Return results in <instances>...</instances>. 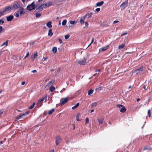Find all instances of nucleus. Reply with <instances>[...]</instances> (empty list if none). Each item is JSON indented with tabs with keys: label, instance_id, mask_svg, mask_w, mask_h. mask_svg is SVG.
<instances>
[{
	"label": "nucleus",
	"instance_id": "obj_1",
	"mask_svg": "<svg viewBox=\"0 0 152 152\" xmlns=\"http://www.w3.org/2000/svg\"><path fill=\"white\" fill-rule=\"evenodd\" d=\"M21 2L20 1H17L15 2L12 6V9H17L19 8H20V6Z\"/></svg>",
	"mask_w": 152,
	"mask_h": 152
},
{
	"label": "nucleus",
	"instance_id": "obj_2",
	"mask_svg": "<svg viewBox=\"0 0 152 152\" xmlns=\"http://www.w3.org/2000/svg\"><path fill=\"white\" fill-rule=\"evenodd\" d=\"M34 3V1H33L30 4L28 5L27 7V9L29 11H31L32 10H34L35 9V5Z\"/></svg>",
	"mask_w": 152,
	"mask_h": 152
},
{
	"label": "nucleus",
	"instance_id": "obj_3",
	"mask_svg": "<svg viewBox=\"0 0 152 152\" xmlns=\"http://www.w3.org/2000/svg\"><path fill=\"white\" fill-rule=\"evenodd\" d=\"M128 6V1H125V2L122 3L120 6V7L121 10L125 9Z\"/></svg>",
	"mask_w": 152,
	"mask_h": 152
},
{
	"label": "nucleus",
	"instance_id": "obj_4",
	"mask_svg": "<svg viewBox=\"0 0 152 152\" xmlns=\"http://www.w3.org/2000/svg\"><path fill=\"white\" fill-rule=\"evenodd\" d=\"M117 107L118 108L120 109V111L121 113H124L126 110V109L125 107L121 105H118L117 106Z\"/></svg>",
	"mask_w": 152,
	"mask_h": 152
},
{
	"label": "nucleus",
	"instance_id": "obj_5",
	"mask_svg": "<svg viewBox=\"0 0 152 152\" xmlns=\"http://www.w3.org/2000/svg\"><path fill=\"white\" fill-rule=\"evenodd\" d=\"M68 98H62L61 99L60 104L61 105H64L65 103H66L67 102Z\"/></svg>",
	"mask_w": 152,
	"mask_h": 152
},
{
	"label": "nucleus",
	"instance_id": "obj_6",
	"mask_svg": "<svg viewBox=\"0 0 152 152\" xmlns=\"http://www.w3.org/2000/svg\"><path fill=\"white\" fill-rule=\"evenodd\" d=\"M13 10L12 6H7L5 7L4 10V12H5L10 11L11 10Z\"/></svg>",
	"mask_w": 152,
	"mask_h": 152
},
{
	"label": "nucleus",
	"instance_id": "obj_7",
	"mask_svg": "<svg viewBox=\"0 0 152 152\" xmlns=\"http://www.w3.org/2000/svg\"><path fill=\"white\" fill-rule=\"evenodd\" d=\"M86 61V59L85 58H84L83 59H82L81 60L78 61H77V63H78V64H80L84 65L85 64Z\"/></svg>",
	"mask_w": 152,
	"mask_h": 152
},
{
	"label": "nucleus",
	"instance_id": "obj_8",
	"mask_svg": "<svg viewBox=\"0 0 152 152\" xmlns=\"http://www.w3.org/2000/svg\"><path fill=\"white\" fill-rule=\"evenodd\" d=\"M44 7V4H42L37 9L35 12H38L42 11L43 10V8Z\"/></svg>",
	"mask_w": 152,
	"mask_h": 152
},
{
	"label": "nucleus",
	"instance_id": "obj_9",
	"mask_svg": "<svg viewBox=\"0 0 152 152\" xmlns=\"http://www.w3.org/2000/svg\"><path fill=\"white\" fill-rule=\"evenodd\" d=\"M45 99V98L44 97L38 100L37 103V104L39 107H40L42 105V104L41 103V102H42Z\"/></svg>",
	"mask_w": 152,
	"mask_h": 152
},
{
	"label": "nucleus",
	"instance_id": "obj_10",
	"mask_svg": "<svg viewBox=\"0 0 152 152\" xmlns=\"http://www.w3.org/2000/svg\"><path fill=\"white\" fill-rule=\"evenodd\" d=\"M61 141V139L59 137H56V145H58Z\"/></svg>",
	"mask_w": 152,
	"mask_h": 152
},
{
	"label": "nucleus",
	"instance_id": "obj_11",
	"mask_svg": "<svg viewBox=\"0 0 152 152\" xmlns=\"http://www.w3.org/2000/svg\"><path fill=\"white\" fill-rule=\"evenodd\" d=\"M44 6V8H46L51 6L52 4V3L51 1L48 2L47 3L43 4Z\"/></svg>",
	"mask_w": 152,
	"mask_h": 152
},
{
	"label": "nucleus",
	"instance_id": "obj_12",
	"mask_svg": "<svg viewBox=\"0 0 152 152\" xmlns=\"http://www.w3.org/2000/svg\"><path fill=\"white\" fill-rule=\"evenodd\" d=\"M14 16L13 15H10L9 16L6 17L7 20V21H11L13 18Z\"/></svg>",
	"mask_w": 152,
	"mask_h": 152
},
{
	"label": "nucleus",
	"instance_id": "obj_13",
	"mask_svg": "<svg viewBox=\"0 0 152 152\" xmlns=\"http://www.w3.org/2000/svg\"><path fill=\"white\" fill-rule=\"evenodd\" d=\"M143 70V66H141L138 69L136 70L135 71V72L137 74L140 72V71H142Z\"/></svg>",
	"mask_w": 152,
	"mask_h": 152
},
{
	"label": "nucleus",
	"instance_id": "obj_14",
	"mask_svg": "<svg viewBox=\"0 0 152 152\" xmlns=\"http://www.w3.org/2000/svg\"><path fill=\"white\" fill-rule=\"evenodd\" d=\"M54 80H53L48 82L45 88H46L47 87H49L50 85H53L54 83Z\"/></svg>",
	"mask_w": 152,
	"mask_h": 152
},
{
	"label": "nucleus",
	"instance_id": "obj_15",
	"mask_svg": "<svg viewBox=\"0 0 152 152\" xmlns=\"http://www.w3.org/2000/svg\"><path fill=\"white\" fill-rule=\"evenodd\" d=\"M24 9L22 7H20V8L19 10L18 11V12L19 11H20V15H22L23 13H25V12H24Z\"/></svg>",
	"mask_w": 152,
	"mask_h": 152
},
{
	"label": "nucleus",
	"instance_id": "obj_16",
	"mask_svg": "<svg viewBox=\"0 0 152 152\" xmlns=\"http://www.w3.org/2000/svg\"><path fill=\"white\" fill-rule=\"evenodd\" d=\"M46 25L49 28H52V22L51 21H49L46 24Z\"/></svg>",
	"mask_w": 152,
	"mask_h": 152
},
{
	"label": "nucleus",
	"instance_id": "obj_17",
	"mask_svg": "<svg viewBox=\"0 0 152 152\" xmlns=\"http://www.w3.org/2000/svg\"><path fill=\"white\" fill-rule=\"evenodd\" d=\"M104 4L103 1H101L100 2H97L96 4V6L100 7L102 6Z\"/></svg>",
	"mask_w": 152,
	"mask_h": 152
},
{
	"label": "nucleus",
	"instance_id": "obj_18",
	"mask_svg": "<svg viewBox=\"0 0 152 152\" xmlns=\"http://www.w3.org/2000/svg\"><path fill=\"white\" fill-rule=\"evenodd\" d=\"M28 113H27V112H26V113L25 114V113H23L21 115H20V116H19L18 117V118H17V119H20L21 118H22V117L25 115V114H28Z\"/></svg>",
	"mask_w": 152,
	"mask_h": 152
},
{
	"label": "nucleus",
	"instance_id": "obj_19",
	"mask_svg": "<svg viewBox=\"0 0 152 152\" xmlns=\"http://www.w3.org/2000/svg\"><path fill=\"white\" fill-rule=\"evenodd\" d=\"M108 48V46L104 47H102L99 50V52H102L103 51H104L107 49Z\"/></svg>",
	"mask_w": 152,
	"mask_h": 152
},
{
	"label": "nucleus",
	"instance_id": "obj_20",
	"mask_svg": "<svg viewBox=\"0 0 152 152\" xmlns=\"http://www.w3.org/2000/svg\"><path fill=\"white\" fill-rule=\"evenodd\" d=\"M53 34V33L52 32V30L51 29H50L49 30L48 36L50 37L52 36Z\"/></svg>",
	"mask_w": 152,
	"mask_h": 152
},
{
	"label": "nucleus",
	"instance_id": "obj_21",
	"mask_svg": "<svg viewBox=\"0 0 152 152\" xmlns=\"http://www.w3.org/2000/svg\"><path fill=\"white\" fill-rule=\"evenodd\" d=\"M152 149V148H151L149 146H145L144 148L143 149V150H150Z\"/></svg>",
	"mask_w": 152,
	"mask_h": 152
},
{
	"label": "nucleus",
	"instance_id": "obj_22",
	"mask_svg": "<svg viewBox=\"0 0 152 152\" xmlns=\"http://www.w3.org/2000/svg\"><path fill=\"white\" fill-rule=\"evenodd\" d=\"M55 90V88L53 86H51L49 88V90L51 92H53Z\"/></svg>",
	"mask_w": 152,
	"mask_h": 152
},
{
	"label": "nucleus",
	"instance_id": "obj_23",
	"mask_svg": "<svg viewBox=\"0 0 152 152\" xmlns=\"http://www.w3.org/2000/svg\"><path fill=\"white\" fill-rule=\"evenodd\" d=\"M103 119H98V121L100 124H103Z\"/></svg>",
	"mask_w": 152,
	"mask_h": 152
},
{
	"label": "nucleus",
	"instance_id": "obj_24",
	"mask_svg": "<svg viewBox=\"0 0 152 152\" xmlns=\"http://www.w3.org/2000/svg\"><path fill=\"white\" fill-rule=\"evenodd\" d=\"M52 51L54 53H56L57 51V48L56 47H54L52 48Z\"/></svg>",
	"mask_w": 152,
	"mask_h": 152
},
{
	"label": "nucleus",
	"instance_id": "obj_25",
	"mask_svg": "<svg viewBox=\"0 0 152 152\" xmlns=\"http://www.w3.org/2000/svg\"><path fill=\"white\" fill-rule=\"evenodd\" d=\"M79 103H77L72 108V109L74 110L79 105Z\"/></svg>",
	"mask_w": 152,
	"mask_h": 152
},
{
	"label": "nucleus",
	"instance_id": "obj_26",
	"mask_svg": "<svg viewBox=\"0 0 152 152\" xmlns=\"http://www.w3.org/2000/svg\"><path fill=\"white\" fill-rule=\"evenodd\" d=\"M55 111V110L54 109H52L48 111V113L49 115L52 114Z\"/></svg>",
	"mask_w": 152,
	"mask_h": 152
},
{
	"label": "nucleus",
	"instance_id": "obj_27",
	"mask_svg": "<svg viewBox=\"0 0 152 152\" xmlns=\"http://www.w3.org/2000/svg\"><path fill=\"white\" fill-rule=\"evenodd\" d=\"M93 13L92 12H90L89 13H88L86 14V16H87L88 18H89L91 17Z\"/></svg>",
	"mask_w": 152,
	"mask_h": 152
},
{
	"label": "nucleus",
	"instance_id": "obj_28",
	"mask_svg": "<svg viewBox=\"0 0 152 152\" xmlns=\"http://www.w3.org/2000/svg\"><path fill=\"white\" fill-rule=\"evenodd\" d=\"M125 46V45L124 44H121V45H120L118 46V49H122Z\"/></svg>",
	"mask_w": 152,
	"mask_h": 152
},
{
	"label": "nucleus",
	"instance_id": "obj_29",
	"mask_svg": "<svg viewBox=\"0 0 152 152\" xmlns=\"http://www.w3.org/2000/svg\"><path fill=\"white\" fill-rule=\"evenodd\" d=\"M67 22V20H63L62 23V24L63 26H65Z\"/></svg>",
	"mask_w": 152,
	"mask_h": 152
},
{
	"label": "nucleus",
	"instance_id": "obj_30",
	"mask_svg": "<svg viewBox=\"0 0 152 152\" xmlns=\"http://www.w3.org/2000/svg\"><path fill=\"white\" fill-rule=\"evenodd\" d=\"M85 18H83V19L81 18L80 20V22L81 23V24H83L84 23Z\"/></svg>",
	"mask_w": 152,
	"mask_h": 152
},
{
	"label": "nucleus",
	"instance_id": "obj_31",
	"mask_svg": "<svg viewBox=\"0 0 152 152\" xmlns=\"http://www.w3.org/2000/svg\"><path fill=\"white\" fill-rule=\"evenodd\" d=\"M93 90L92 89H90V90L88 92V94L89 95H90L92 94L93 92Z\"/></svg>",
	"mask_w": 152,
	"mask_h": 152
},
{
	"label": "nucleus",
	"instance_id": "obj_32",
	"mask_svg": "<svg viewBox=\"0 0 152 152\" xmlns=\"http://www.w3.org/2000/svg\"><path fill=\"white\" fill-rule=\"evenodd\" d=\"M8 45V41H6L5 42H4L3 44H2L1 46H3L4 45H5V46H7Z\"/></svg>",
	"mask_w": 152,
	"mask_h": 152
},
{
	"label": "nucleus",
	"instance_id": "obj_33",
	"mask_svg": "<svg viewBox=\"0 0 152 152\" xmlns=\"http://www.w3.org/2000/svg\"><path fill=\"white\" fill-rule=\"evenodd\" d=\"M35 104V103L34 102L33 103V104L32 105H31V106H30V107H29V109H33L34 108V107Z\"/></svg>",
	"mask_w": 152,
	"mask_h": 152
},
{
	"label": "nucleus",
	"instance_id": "obj_34",
	"mask_svg": "<svg viewBox=\"0 0 152 152\" xmlns=\"http://www.w3.org/2000/svg\"><path fill=\"white\" fill-rule=\"evenodd\" d=\"M80 116V113H78L77 114V115L76 116V119L77 121H79L80 120L79 119V116Z\"/></svg>",
	"mask_w": 152,
	"mask_h": 152
},
{
	"label": "nucleus",
	"instance_id": "obj_35",
	"mask_svg": "<svg viewBox=\"0 0 152 152\" xmlns=\"http://www.w3.org/2000/svg\"><path fill=\"white\" fill-rule=\"evenodd\" d=\"M97 105V103L96 102H94L92 103L91 107H95Z\"/></svg>",
	"mask_w": 152,
	"mask_h": 152
},
{
	"label": "nucleus",
	"instance_id": "obj_36",
	"mask_svg": "<svg viewBox=\"0 0 152 152\" xmlns=\"http://www.w3.org/2000/svg\"><path fill=\"white\" fill-rule=\"evenodd\" d=\"M41 16V14L40 13H37L36 14V18H39Z\"/></svg>",
	"mask_w": 152,
	"mask_h": 152
},
{
	"label": "nucleus",
	"instance_id": "obj_37",
	"mask_svg": "<svg viewBox=\"0 0 152 152\" xmlns=\"http://www.w3.org/2000/svg\"><path fill=\"white\" fill-rule=\"evenodd\" d=\"M37 53H35L34 54V56L33 58V61L34 60V59H35V58H36V57H37Z\"/></svg>",
	"mask_w": 152,
	"mask_h": 152
},
{
	"label": "nucleus",
	"instance_id": "obj_38",
	"mask_svg": "<svg viewBox=\"0 0 152 152\" xmlns=\"http://www.w3.org/2000/svg\"><path fill=\"white\" fill-rule=\"evenodd\" d=\"M69 37L70 35L68 34L65 36V38L66 39H67L69 38Z\"/></svg>",
	"mask_w": 152,
	"mask_h": 152
},
{
	"label": "nucleus",
	"instance_id": "obj_39",
	"mask_svg": "<svg viewBox=\"0 0 152 152\" xmlns=\"http://www.w3.org/2000/svg\"><path fill=\"white\" fill-rule=\"evenodd\" d=\"M102 87H99L98 88H96L95 89V91H99L100 90H102Z\"/></svg>",
	"mask_w": 152,
	"mask_h": 152
},
{
	"label": "nucleus",
	"instance_id": "obj_40",
	"mask_svg": "<svg viewBox=\"0 0 152 152\" xmlns=\"http://www.w3.org/2000/svg\"><path fill=\"white\" fill-rule=\"evenodd\" d=\"M148 114L149 117H151V111L150 110H148Z\"/></svg>",
	"mask_w": 152,
	"mask_h": 152
},
{
	"label": "nucleus",
	"instance_id": "obj_41",
	"mask_svg": "<svg viewBox=\"0 0 152 152\" xmlns=\"http://www.w3.org/2000/svg\"><path fill=\"white\" fill-rule=\"evenodd\" d=\"M4 112V110H0V118L1 117V115Z\"/></svg>",
	"mask_w": 152,
	"mask_h": 152
},
{
	"label": "nucleus",
	"instance_id": "obj_42",
	"mask_svg": "<svg viewBox=\"0 0 152 152\" xmlns=\"http://www.w3.org/2000/svg\"><path fill=\"white\" fill-rule=\"evenodd\" d=\"M29 52H28L27 53L26 56L24 58V59L26 58H27V57H28L29 56Z\"/></svg>",
	"mask_w": 152,
	"mask_h": 152
},
{
	"label": "nucleus",
	"instance_id": "obj_43",
	"mask_svg": "<svg viewBox=\"0 0 152 152\" xmlns=\"http://www.w3.org/2000/svg\"><path fill=\"white\" fill-rule=\"evenodd\" d=\"M86 124H88L89 122V120L88 118H86Z\"/></svg>",
	"mask_w": 152,
	"mask_h": 152
},
{
	"label": "nucleus",
	"instance_id": "obj_44",
	"mask_svg": "<svg viewBox=\"0 0 152 152\" xmlns=\"http://www.w3.org/2000/svg\"><path fill=\"white\" fill-rule=\"evenodd\" d=\"M1 23L2 24H3L4 23V21L2 19L0 20V25L1 24Z\"/></svg>",
	"mask_w": 152,
	"mask_h": 152
},
{
	"label": "nucleus",
	"instance_id": "obj_45",
	"mask_svg": "<svg viewBox=\"0 0 152 152\" xmlns=\"http://www.w3.org/2000/svg\"><path fill=\"white\" fill-rule=\"evenodd\" d=\"M70 22L71 24L74 25L75 23V21H70Z\"/></svg>",
	"mask_w": 152,
	"mask_h": 152
},
{
	"label": "nucleus",
	"instance_id": "obj_46",
	"mask_svg": "<svg viewBox=\"0 0 152 152\" xmlns=\"http://www.w3.org/2000/svg\"><path fill=\"white\" fill-rule=\"evenodd\" d=\"M3 29L1 26H0V34L3 31Z\"/></svg>",
	"mask_w": 152,
	"mask_h": 152
},
{
	"label": "nucleus",
	"instance_id": "obj_47",
	"mask_svg": "<svg viewBox=\"0 0 152 152\" xmlns=\"http://www.w3.org/2000/svg\"><path fill=\"white\" fill-rule=\"evenodd\" d=\"M15 15L17 17H18L19 16V15L18 13L15 12Z\"/></svg>",
	"mask_w": 152,
	"mask_h": 152
},
{
	"label": "nucleus",
	"instance_id": "obj_48",
	"mask_svg": "<svg viewBox=\"0 0 152 152\" xmlns=\"http://www.w3.org/2000/svg\"><path fill=\"white\" fill-rule=\"evenodd\" d=\"M4 12H4V11L3 12H0V17L1 16L4 15Z\"/></svg>",
	"mask_w": 152,
	"mask_h": 152
},
{
	"label": "nucleus",
	"instance_id": "obj_49",
	"mask_svg": "<svg viewBox=\"0 0 152 152\" xmlns=\"http://www.w3.org/2000/svg\"><path fill=\"white\" fill-rule=\"evenodd\" d=\"M100 8H97L95 10L96 11L98 12L100 11Z\"/></svg>",
	"mask_w": 152,
	"mask_h": 152
},
{
	"label": "nucleus",
	"instance_id": "obj_50",
	"mask_svg": "<svg viewBox=\"0 0 152 152\" xmlns=\"http://www.w3.org/2000/svg\"><path fill=\"white\" fill-rule=\"evenodd\" d=\"M85 26L87 27L88 26V23L87 22H86L85 23Z\"/></svg>",
	"mask_w": 152,
	"mask_h": 152
},
{
	"label": "nucleus",
	"instance_id": "obj_51",
	"mask_svg": "<svg viewBox=\"0 0 152 152\" xmlns=\"http://www.w3.org/2000/svg\"><path fill=\"white\" fill-rule=\"evenodd\" d=\"M58 40H59V42H60V43L61 44V43H62V40L61 39H58Z\"/></svg>",
	"mask_w": 152,
	"mask_h": 152
},
{
	"label": "nucleus",
	"instance_id": "obj_52",
	"mask_svg": "<svg viewBox=\"0 0 152 152\" xmlns=\"http://www.w3.org/2000/svg\"><path fill=\"white\" fill-rule=\"evenodd\" d=\"M94 39L93 38H92V41H91V43L88 45V47L91 44V43L93 42V41H94Z\"/></svg>",
	"mask_w": 152,
	"mask_h": 152
},
{
	"label": "nucleus",
	"instance_id": "obj_53",
	"mask_svg": "<svg viewBox=\"0 0 152 152\" xmlns=\"http://www.w3.org/2000/svg\"><path fill=\"white\" fill-rule=\"evenodd\" d=\"M119 21L118 20H115L113 22L114 24H115L118 22Z\"/></svg>",
	"mask_w": 152,
	"mask_h": 152
},
{
	"label": "nucleus",
	"instance_id": "obj_54",
	"mask_svg": "<svg viewBox=\"0 0 152 152\" xmlns=\"http://www.w3.org/2000/svg\"><path fill=\"white\" fill-rule=\"evenodd\" d=\"M25 83V81H23L21 83V85H24Z\"/></svg>",
	"mask_w": 152,
	"mask_h": 152
},
{
	"label": "nucleus",
	"instance_id": "obj_55",
	"mask_svg": "<svg viewBox=\"0 0 152 152\" xmlns=\"http://www.w3.org/2000/svg\"><path fill=\"white\" fill-rule=\"evenodd\" d=\"M37 71L36 70H33V71H31V72H33V73H35V72H37Z\"/></svg>",
	"mask_w": 152,
	"mask_h": 152
},
{
	"label": "nucleus",
	"instance_id": "obj_56",
	"mask_svg": "<svg viewBox=\"0 0 152 152\" xmlns=\"http://www.w3.org/2000/svg\"><path fill=\"white\" fill-rule=\"evenodd\" d=\"M49 80V78H47L45 80V82H46L47 81H48Z\"/></svg>",
	"mask_w": 152,
	"mask_h": 152
},
{
	"label": "nucleus",
	"instance_id": "obj_57",
	"mask_svg": "<svg viewBox=\"0 0 152 152\" xmlns=\"http://www.w3.org/2000/svg\"><path fill=\"white\" fill-rule=\"evenodd\" d=\"M47 58H48L47 57H44V61L46 60L47 59Z\"/></svg>",
	"mask_w": 152,
	"mask_h": 152
},
{
	"label": "nucleus",
	"instance_id": "obj_58",
	"mask_svg": "<svg viewBox=\"0 0 152 152\" xmlns=\"http://www.w3.org/2000/svg\"><path fill=\"white\" fill-rule=\"evenodd\" d=\"M64 90H65V89L64 88H63V89L60 91V92L61 93L62 92H63Z\"/></svg>",
	"mask_w": 152,
	"mask_h": 152
},
{
	"label": "nucleus",
	"instance_id": "obj_59",
	"mask_svg": "<svg viewBox=\"0 0 152 152\" xmlns=\"http://www.w3.org/2000/svg\"><path fill=\"white\" fill-rule=\"evenodd\" d=\"M132 53V52H127V53H126V54H127V53L131 54Z\"/></svg>",
	"mask_w": 152,
	"mask_h": 152
},
{
	"label": "nucleus",
	"instance_id": "obj_60",
	"mask_svg": "<svg viewBox=\"0 0 152 152\" xmlns=\"http://www.w3.org/2000/svg\"><path fill=\"white\" fill-rule=\"evenodd\" d=\"M21 1L23 3H24L26 0H21Z\"/></svg>",
	"mask_w": 152,
	"mask_h": 152
},
{
	"label": "nucleus",
	"instance_id": "obj_61",
	"mask_svg": "<svg viewBox=\"0 0 152 152\" xmlns=\"http://www.w3.org/2000/svg\"><path fill=\"white\" fill-rule=\"evenodd\" d=\"M143 88H144V89H145V90H146V88H145V86H143Z\"/></svg>",
	"mask_w": 152,
	"mask_h": 152
},
{
	"label": "nucleus",
	"instance_id": "obj_62",
	"mask_svg": "<svg viewBox=\"0 0 152 152\" xmlns=\"http://www.w3.org/2000/svg\"><path fill=\"white\" fill-rule=\"evenodd\" d=\"M140 100V99L139 98L137 99V102H138Z\"/></svg>",
	"mask_w": 152,
	"mask_h": 152
},
{
	"label": "nucleus",
	"instance_id": "obj_63",
	"mask_svg": "<svg viewBox=\"0 0 152 152\" xmlns=\"http://www.w3.org/2000/svg\"><path fill=\"white\" fill-rule=\"evenodd\" d=\"M31 45H33L34 44V43L33 42H32V43H30Z\"/></svg>",
	"mask_w": 152,
	"mask_h": 152
},
{
	"label": "nucleus",
	"instance_id": "obj_64",
	"mask_svg": "<svg viewBox=\"0 0 152 152\" xmlns=\"http://www.w3.org/2000/svg\"><path fill=\"white\" fill-rule=\"evenodd\" d=\"M50 152H54V150H52L50 151Z\"/></svg>",
	"mask_w": 152,
	"mask_h": 152
}]
</instances>
